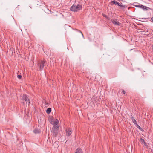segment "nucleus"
<instances>
[{
	"label": "nucleus",
	"mask_w": 153,
	"mask_h": 153,
	"mask_svg": "<svg viewBox=\"0 0 153 153\" xmlns=\"http://www.w3.org/2000/svg\"><path fill=\"white\" fill-rule=\"evenodd\" d=\"M33 132L35 133H37L38 132V131L37 129H35L33 131Z\"/></svg>",
	"instance_id": "obj_16"
},
{
	"label": "nucleus",
	"mask_w": 153,
	"mask_h": 153,
	"mask_svg": "<svg viewBox=\"0 0 153 153\" xmlns=\"http://www.w3.org/2000/svg\"><path fill=\"white\" fill-rule=\"evenodd\" d=\"M17 77L19 79H21L22 78V76L20 75H17Z\"/></svg>",
	"instance_id": "obj_17"
},
{
	"label": "nucleus",
	"mask_w": 153,
	"mask_h": 153,
	"mask_svg": "<svg viewBox=\"0 0 153 153\" xmlns=\"http://www.w3.org/2000/svg\"><path fill=\"white\" fill-rule=\"evenodd\" d=\"M77 30L79 32H80L81 33V34H82V36L83 37V38H84V36H83V34H82V32H81V31H80V30Z\"/></svg>",
	"instance_id": "obj_18"
},
{
	"label": "nucleus",
	"mask_w": 153,
	"mask_h": 153,
	"mask_svg": "<svg viewBox=\"0 0 153 153\" xmlns=\"http://www.w3.org/2000/svg\"><path fill=\"white\" fill-rule=\"evenodd\" d=\"M151 19L152 20V22H153V16L152 17V18H151Z\"/></svg>",
	"instance_id": "obj_22"
},
{
	"label": "nucleus",
	"mask_w": 153,
	"mask_h": 153,
	"mask_svg": "<svg viewBox=\"0 0 153 153\" xmlns=\"http://www.w3.org/2000/svg\"><path fill=\"white\" fill-rule=\"evenodd\" d=\"M51 108H48L46 111V113H47V114H50L51 112Z\"/></svg>",
	"instance_id": "obj_12"
},
{
	"label": "nucleus",
	"mask_w": 153,
	"mask_h": 153,
	"mask_svg": "<svg viewBox=\"0 0 153 153\" xmlns=\"http://www.w3.org/2000/svg\"><path fill=\"white\" fill-rule=\"evenodd\" d=\"M103 16L105 17H106V16L105 15H103Z\"/></svg>",
	"instance_id": "obj_24"
},
{
	"label": "nucleus",
	"mask_w": 153,
	"mask_h": 153,
	"mask_svg": "<svg viewBox=\"0 0 153 153\" xmlns=\"http://www.w3.org/2000/svg\"><path fill=\"white\" fill-rule=\"evenodd\" d=\"M74 153H83L81 149L79 148L77 149Z\"/></svg>",
	"instance_id": "obj_9"
},
{
	"label": "nucleus",
	"mask_w": 153,
	"mask_h": 153,
	"mask_svg": "<svg viewBox=\"0 0 153 153\" xmlns=\"http://www.w3.org/2000/svg\"><path fill=\"white\" fill-rule=\"evenodd\" d=\"M144 146H147V145H146V143H145L144 142Z\"/></svg>",
	"instance_id": "obj_21"
},
{
	"label": "nucleus",
	"mask_w": 153,
	"mask_h": 153,
	"mask_svg": "<svg viewBox=\"0 0 153 153\" xmlns=\"http://www.w3.org/2000/svg\"><path fill=\"white\" fill-rule=\"evenodd\" d=\"M139 142L142 144H143V137H140V138L139 140Z\"/></svg>",
	"instance_id": "obj_13"
},
{
	"label": "nucleus",
	"mask_w": 153,
	"mask_h": 153,
	"mask_svg": "<svg viewBox=\"0 0 153 153\" xmlns=\"http://www.w3.org/2000/svg\"><path fill=\"white\" fill-rule=\"evenodd\" d=\"M131 119L134 123L135 124H137V122L135 119L131 115Z\"/></svg>",
	"instance_id": "obj_11"
},
{
	"label": "nucleus",
	"mask_w": 153,
	"mask_h": 153,
	"mask_svg": "<svg viewBox=\"0 0 153 153\" xmlns=\"http://www.w3.org/2000/svg\"><path fill=\"white\" fill-rule=\"evenodd\" d=\"M58 123L59 121L57 119H56L54 120H52L51 122V123L54 126L58 124Z\"/></svg>",
	"instance_id": "obj_7"
},
{
	"label": "nucleus",
	"mask_w": 153,
	"mask_h": 153,
	"mask_svg": "<svg viewBox=\"0 0 153 153\" xmlns=\"http://www.w3.org/2000/svg\"><path fill=\"white\" fill-rule=\"evenodd\" d=\"M59 126H53L52 128V132L53 136L56 137L58 132Z\"/></svg>",
	"instance_id": "obj_2"
},
{
	"label": "nucleus",
	"mask_w": 153,
	"mask_h": 153,
	"mask_svg": "<svg viewBox=\"0 0 153 153\" xmlns=\"http://www.w3.org/2000/svg\"><path fill=\"white\" fill-rule=\"evenodd\" d=\"M151 9L149 7L144 6V11H149Z\"/></svg>",
	"instance_id": "obj_10"
},
{
	"label": "nucleus",
	"mask_w": 153,
	"mask_h": 153,
	"mask_svg": "<svg viewBox=\"0 0 153 153\" xmlns=\"http://www.w3.org/2000/svg\"><path fill=\"white\" fill-rule=\"evenodd\" d=\"M66 135L68 136H69L72 132V129L69 128L66 129Z\"/></svg>",
	"instance_id": "obj_5"
},
{
	"label": "nucleus",
	"mask_w": 153,
	"mask_h": 153,
	"mask_svg": "<svg viewBox=\"0 0 153 153\" xmlns=\"http://www.w3.org/2000/svg\"><path fill=\"white\" fill-rule=\"evenodd\" d=\"M111 21L112 22L114 25L119 26L120 24V23L117 21L116 19L111 20Z\"/></svg>",
	"instance_id": "obj_8"
},
{
	"label": "nucleus",
	"mask_w": 153,
	"mask_h": 153,
	"mask_svg": "<svg viewBox=\"0 0 153 153\" xmlns=\"http://www.w3.org/2000/svg\"><path fill=\"white\" fill-rule=\"evenodd\" d=\"M22 98L23 100L26 101V104L28 105H29L30 104L29 98L26 94H24Z\"/></svg>",
	"instance_id": "obj_3"
},
{
	"label": "nucleus",
	"mask_w": 153,
	"mask_h": 153,
	"mask_svg": "<svg viewBox=\"0 0 153 153\" xmlns=\"http://www.w3.org/2000/svg\"><path fill=\"white\" fill-rule=\"evenodd\" d=\"M122 92L123 94H125L126 93V92L125 91L123 90Z\"/></svg>",
	"instance_id": "obj_20"
},
{
	"label": "nucleus",
	"mask_w": 153,
	"mask_h": 153,
	"mask_svg": "<svg viewBox=\"0 0 153 153\" xmlns=\"http://www.w3.org/2000/svg\"><path fill=\"white\" fill-rule=\"evenodd\" d=\"M116 2H117L116 1H112V3L114 4H116Z\"/></svg>",
	"instance_id": "obj_19"
},
{
	"label": "nucleus",
	"mask_w": 153,
	"mask_h": 153,
	"mask_svg": "<svg viewBox=\"0 0 153 153\" xmlns=\"http://www.w3.org/2000/svg\"><path fill=\"white\" fill-rule=\"evenodd\" d=\"M21 102L23 103V104L24 103V102Z\"/></svg>",
	"instance_id": "obj_25"
},
{
	"label": "nucleus",
	"mask_w": 153,
	"mask_h": 153,
	"mask_svg": "<svg viewBox=\"0 0 153 153\" xmlns=\"http://www.w3.org/2000/svg\"><path fill=\"white\" fill-rule=\"evenodd\" d=\"M116 5H117L120 7H124V5H122V4H120V3L119 2H116Z\"/></svg>",
	"instance_id": "obj_14"
},
{
	"label": "nucleus",
	"mask_w": 153,
	"mask_h": 153,
	"mask_svg": "<svg viewBox=\"0 0 153 153\" xmlns=\"http://www.w3.org/2000/svg\"><path fill=\"white\" fill-rule=\"evenodd\" d=\"M148 1H149V0H144V2H147Z\"/></svg>",
	"instance_id": "obj_23"
},
{
	"label": "nucleus",
	"mask_w": 153,
	"mask_h": 153,
	"mask_svg": "<svg viewBox=\"0 0 153 153\" xmlns=\"http://www.w3.org/2000/svg\"><path fill=\"white\" fill-rule=\"evenodd\" d=\"M82 8V6L80 4H74L70 8V10L74 12H77L81 10Z\"/></svg>",
	"instance_id": "obj_1"
},
{
	"label": "nucleus",
	"mask_w": 153,
	"mask_h": 153,
	"mask_svg": "<svg viewBox=\"0 0 153 153\" xmlns=\"http://www.w3.org/2000/svg\"><path fill=\"white\" fill-rule=\"evenodd\" d=\"M133 5L143 9V5H140V4H139V3L137 2L134 3H133Z\"/></svg>",
	"instance_id": "obj_6"
},
{
	"label": "nucleus",
	"mask_w": 153,
	"mask_h": 153,
	"mask_svg": "<svg viewBox=\"0 0 153 153\" xmlns=\"http://www.w3.org/2000/svg\"><path fill=\"white\" fill-rule=\"evenodd\" d=\"M45 61H41L40 62L38 63V65L40 71L43 69L44 65H45Z\"/></svg>",
	"instance_id": "obj_4"
},
{
	"label": "nucleus",
	"mask_w": 153,
	"mask_h": 153,
	"mask_svg": "<svg viewBox=\"0 0 153 153\" xmlns=\"http://www.w3.org/2000/svg\"><path fill=\"white\" fill-rule=\"evenodd\" d=\"M137 127L140 130H142V128H141L140 126L138 125L137 124Z\"/></svg>",
	"instance_id": "obj_15"
}]
</instances>
